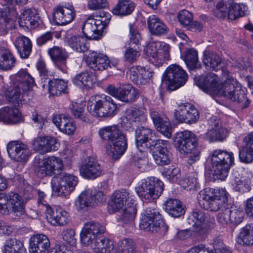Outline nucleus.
Listing matches in <instances>:
<instances>
[{
    "mask_svg": "<svg viewBox=\"0 0 253 253\" xmlns=\"http://www.w3.org/2000/svg\"><path fill=\"white\" fill-rule=\"evenodd\" d=\"M105 231V227L97 221L87 222L80 233L82 245L84 247H90L96 253H115L116 250L114 242L100 237Z\"/></svg>",
    "mask_w": 253,
    "mask_h": 253,
    "instance_id": "1",
    "label": "nucleus"
},
{
    "mask_svg": "<svg viewBox=\"0 0 253 253\" xmlns=\"http://www.w3.org/2000/svg\"><path fill=\"white\" fill-rule=\"evenodd\" d=\"M98 133L103 141H107L106 152L113 159H119L126 152L127 139L119 126L114 125L104 126L99 129Z\"/></svg>",
    "mask_w": 253,
    "mask_h": 253,
    "instance_id": "2",
    "label": "nucleus"
},
{
    "mask_svg": "<svg viewBox=\"0 0 253 253\" xmlns=\"http://www.w3.org/2000/svg\"><path fill=\"white\" fill-rule=\"evenodd\" d=\"M13 88L6 93V100L13 104L22 103L24 96L31 99L34 96L33 87L35 85L34 78L25 70H20L12 77Z\"/></svg>",
    "mask_w": 253,
    "mask_h": 253,
    "instance_id": "3",
    "label": "nucleus"
},
{
    "mask_svg": "<svg viewBox=\"0 0 253 253\" xmlns=\"http://www.w3.org/2000/svg\"><path fill=\"white\" fill-rule=\"evenodd\" d=\"M136 205L131 193L128 190L122 189L113 193L108 202V210L112 213L122 210V220L127 223L132 221L135 217Z\"/></svg>",
    "mask_w": 253,
    "mask_h": 253,
    "instance_id": "4",
    "label": "nucleus"
},
{
    "mask_svg": "<svg viewBox=\"0 0 253 253\" xmlns=\"http://www.w3.org/2000/svg\"><path fill=\"white\" fill-rule=\"evenodd\" d=\"M227 195L226 190L222 188H206L199 193L197 199L201 208L216 211H220L228 205Z\"/></svg>",
    "mask_w": 253,
    "mask_h": 253,
    "instance_id": "5",
    "label": "nucleus"
},
{
    "mask_svg": "<svg viewBox=\"0 0 253 253\" xmlns=\"http://www.w3.org/2000/svg\"><path fill=\"white\" fill-rule=\"evenodd\" d=\"M223 76L226 78L224 83L221 82L216 96H223L233 101L243 103V107H247L250 100L240 86L237 85V81L227 70H223Z\"/></svg>",
    "mask_w": 253,
    "mask_h": 253,
    "instance_id": "6",
    "label": "nucleus"
},
{
    "mask_svg": "<svg viewBox=\"0 0 253 253\" xmlns=\"http://www.w3.org/2000/svg\"><path fill=\"white\" fill-rule=\"evenodd\" d=\"M197 141L196 135L187 130L178 133L174 140V146L180 153L189 154L187 163L190 165L200 159V152L197 147Z\"/></svg>",
    "mask_w": 253,
    "mask_h": 253,
    "instance_id": "7",
    "label": "nucleus"
},
{
    "mask_svg": "<svg viewBox=\"0 0 253 253\" xmlns=\"http://www.w3.org/2000/svg\"><path fill=\"white\" fill-rule=\"evenodd\" d=\"M87 108L88 112L97 117H110L115 115L117 104L107 95H94L89 98Z\"/></svg>",
    "mask_w": 253,
    "mask_h": 253,
    "instance_id": "8",
    "label": "nucleus"
},
{
    "mask_svg": "<svg viewBox=\"0 0 253 253\" xmlns=\"http://www.w3.org/2000/svg\"><path fill=\"white\" fill-rule=\"evenodd\" d=\"M210 160L214 175L222 180L227 177L231 167L234 164L233 153L221 149L214 150Z\"/></svg>",
    "mask_w": 253,
    "mask_h": 253,
    "instance_id": "9",
    "label": "nucleus"
},
{
    "mask_svg": "<svg viewBox=\"0 0 253 253\" xmlns=\"http://www.w3.org/2000/svg\"><path fill=\"white\" fill-rule=\"evenodd\" d=\"M164 190V183L156 177H152L148 180H142L135 188L138 196L143 201L151 202L157 199Z\"/></svg>",
    "mask_w": 253,
    "mask_h": 253,
    "instance_id": "10",
    "label": "nucleus"
},
{
    "mask_svg": "<svg viewBox=\"0 0 253 253\" xmlns=\"http://www.w3.org/2000/svg\"><path fill=\"white\" fill-rule=\"evenodd\" d=\"M169 44L160 41L150 42L144 49L145 55L156 66L159 67L170 59Z\"/></svg>",
    "mask_w": 253,
    "mask_h": 253,
    "instance_id": "11",
    "label": "nucleus"
},
{
    "mask_svg": "<svg viewBox=\"0 0 253 253\" xmlns=\"http://www.w3.org/2000/svg\"><path fill=\"white\" fill-rule=\"evenodd\" d=\"M0 213L5 215L10 213L15 216L23 215L25 209L21 197L12 192L7 195L0 194Z\"/></svg>",
    "mask_w": 253,
    "mask_h": 253,
    "instance_id": "12",
    "label": "nucleus"
},
{
    "mask_svg": "<svg viewBox=\"0 0 253 253\" xmlns=\"http://www.w3.org/2000/svg\"><path fill=\"white\" fill-rule=\"evenodd\" d=\"M187 79V73L179 65L172 64L166 70L163 82L169 89L173 90L184 85Z\"/></svg>",
    "mask_w": 253,
    "mask_h": 253,
    "instance_id": "13",
    "label": "nucleus"
},
{
    "mask_svg": "<svg viewBox=\"0 0 253 253\" xmlns=\"http://www.w3.org/2000/svg\"><path fill=\"white\" fill-rule=\"evenodd\" d=\"M105 200V195L102 191L87 189L79 196L75 202V206L78 211L84 212Z\"/></svg>",
    "mask_w": 253,
    "mask_h": 253,
    "instance_id": "14",
    "label": "nucleus"
},
{
    "mask_svg": "<svg viewBox=\"0 0 253 253\" xmlns=\"http://www.w3.org/2000/svg\"><path fill=\"white\" fill-rule=\"evenodd\" d=\"M78 182L74 174L65 173L54 177L51 181L53 191L58 196H66L73 191Z\"/></svg>",
    "mask_w": 253,
    "mask_h": 253,
    "instance_id": "15",
    "label": "nucleus"
},
{
    "mask_svg": "<svg viewBox=\"0 0 253 253\" xmlns=\"http://www.w3.org/2000/svg\"><path fill=\"white\" fill-rule=\"evenodd\" d=\"M108 23V19L100 16L89 17L85 21L83 26V33L89 40H98L101 38L102 30L107 26Z\"/></svg>",
    "mask_w": 253,
    "mask_h": 253,
    "instance_id": "16",
    "label": "nucleus"
},
{
    "mask_svg": "<svg viewBox=\"0 0 253 253\" xmlns=\"http://www.w3.org/2000/svg\"><path fill=\"white\" fill-rule=\"evenodd\" d=\"M164 223L163 218L158 210L148 208L142 215L139 226L141 229L145 231L156 232Z\"/></svg>",
    "mask_w": 253,
    "mask_h": 253,
    "instance_id": "17",
    "label": "nucleus"
},
{
    "mask_svg": "<svg viewBox=\"0 0 253 253\" xmlns=\"http://www.w3.org/2000/svg\"><path fill=\"white\" fill-rule=\"evenodd\" d=\"M194 82L195 84L205 93L216 96L221 81L216 74L210 73L205 76H195Z\"/></svg>",
    "mask_w": 253,
    "mask_h": 253,
    "instance_id": "18",
    "label": "nucleus"
},
{
    "mask_svg": "<svg viewBox=\"0 0 253 253\" xmlns=\"http://www.w3.org/2000/svg\"><path fill=\"white\" fill-rule=\"evenodd\" d=\"M169 143L167 140H157L150 143V149L152 151L155 163L159 166L169 165L171 159V155L168 150Z\"/></svg>",
    "mask_w": 253,
    "mask_h": 253,
    "instance_id": "19",
    "label": "nucleus"
},
{
    "mask_svg": "<svg viewBox=\"0 0 253 253\" xmlns=\"http://www.w3.org/2000/svg\"><path fill=\"white\" fill-rule=\"evenodd\" d=\"M9 157L15 161L25 163L32 155L28 146L19 140L11 141L7 145Z\"/></svg>",
    "mask_w": 253,
    "mask_h": 253,
    "instance_id": "20",
    "label": "nucleus"
},
{
    "mask_svg": "<svg viewBox=\"0 0 253 253\" xmlns=\"http://www.w3.org/2000/svg\"><path fill=\"white\" fill-rule=\"evenodd\" d=\"M80 172L84 178L94 179L101 175L102 168L95 157L89 156L82 161L80 167Z\"/></svg>",
    "mask_w": 253,
    "mask_h": 253,
    "instance_id": "21",
    "label": "nucleus"
},
{
    "mask_svg": "<svg viewBox=\"0 0 253 253\" xmlns=\"http://www.w3.org/2000/svg\"><path fill=\"white\" fill-rule=\"evenodd\" d=\"M45 214L47 220L54 226H64L70 221L69 213L61 208H52L45 205Z\"/></svg>",
    "mask_w": 253,
    "mask_h": 253,
    "instance_id": "22",
    "label": "nucleus"
},
{
    "mask_svg": "<svg viewBox=\"0 0 253 253\" xmlns=\"http://www.w3.org/2000/svg\"><path fill=\"white\" fill-rule=\"evenodd\" d=\"M206 216L205 213L200 210H195L189 213L187 222L193 227V232L196 237H204L207 233L205 226Z\"/></svg>",
    "mask_w": 253,
    "mask_h": 253,
    "instance_id": "23",
    "label": "nucleus"
},
{
    "mask_svg": "<svg viewBox=\"0 0 253 253\" xmlns=\"http://www.w3.org/2000/svg\"><path fill=\"white\" fill-rule=\"evenodd\" d=\"M150 115L157 131L170 138L172 135V127L169 119L154 109L150 110Z\"/></svg>",
    "mask_w": 253,
    "mask_h": 253,
    "instance_id": "24",
    "label": "nucleus"
},
{
    "mask_svg": "<svg viewBox=\"0 0 253 253\" xmlns=\"http://www.w3.org/2000/svg\"><path fill=\"white\" fill-rule=\"evenodd\" d=\"M87 66L94 71H102L107 68L110 61L107 56L101 53L89 51L84 55Z\"/></svg>",
    "mask_w": 253,
    "mask_h": 253,
    "instance_id": "25",
    "label": "nucleus"
},
{
    "mask_svg": "<svg viewBox=\"0 0 253 253\" xmlns=\"http://www.w3.org/2000/svg\"><path fill=\"white\" fill-rule=\"evenodd\" d=\"M75 15L73 6L66 7L58 5L53 11V20L58 25H64L71 22Z\"/></svg>",
    "mask_w": 253,
    "mask_h": 253,
    "instance_id": "26",
    "label": "nucleus"
},
{
    "mask_svg": "<svg viewBox=\"0 0 253 253\" xmlns=\"http://www.w3.org/2000/svg\"><path fill=\"white\" fill-rule=\"evenodd\" d=\"M48 53L55 65L63 72H66L67 60L69 58L67 50L61 46L55 45L48 49Z\"/></svg>",
    "mask_w": 253,
    "mask_h": 253,
    "instance_id": "27",
    "label": "nucleus"
},
{
    "mask_svg": "<svg viewBox=\"0 0 253 253\" xmlns=\"http://www.w3.org/2000/svg\"><path fill=\"white\" fill-rule=\"evenodd\" d=\"M48 238L44 234H38L32 236L29 241L30 253H48L50 248Z\"/></svg>",
    "mask_w": 253,
    "mask_h": 253,
    "instance_id": "28",
    "label": "nucleus"
},
{
    "mask_svg": "<svg viewBox=\"0 0 253 253\" xmlns=\"http://www.w3.org/2000/svg\"><path fill=\"white\" fill-rule=\"evenodd\" d=\"M56 139L53 137L39 136L33 142L34 150L41 154H45L57 149Z\"/></svg>",
    "mask_w": 253,
    "mask_h": 253,
    "instance_id": "29",
    "label": "nucleus"
},
{
    "mask_svg": "<svg viewBox=\"0 0 253 253\" xmlns=\"http://www.w3.org/2000/svg\"><path fill=\"white\" fill-rule=\"evenodd\" d=\"M153 131L152 129L143 126L138 127L135 130L136 145L140 151H143V150L139 148L143 147V144L150 148V142L157 140L154 139L155 137Z\"/></svg>",
    "mask_w": 253,
    "mask_h": 253,
    "instance_id": "30",
    "label": "nucleus"
},
{
    "mask_svg": "<svg viewBox=\"0 0 253 253\" xmlns=\"http://www.w3.org/2000/svg\"><path fill=\"white\" fill-rule=\"evenodd\" d=\"M21 120V113L15 107L5 106L0 109V121L16 124L19 123Z\"/></svg>",
    "mask_w": 253,
    "mask_h": 253,
    "instance_id": "31",
    "label": "nucleus"
},
{
    "mask_svg": "<svg viewBox=\"0 0 253 253\" xmlns=\"http://www.w3.org/2000/svg\"><path fill=\"white\" fill-rule=\"evenodd\" d=\"M53 123L62 132L68 135L73 134L76 129L75 124L65 115H56L53 118Z\"/></svg>",
    "mask_w": 253,
    "mask_h": 253,
    "instance_id": "32",
    "label": "nucleus"
},
{
    "mask_svg": "<svg viewBox=\"0 0 253 253\" xmlns=\"http://www.w3.org/2000/svg\"><path fill=\"white\" fill-rule=\"evenodd\" d=\"M147 110L144 108H136L130 107L126 110V118L127 120L134 123L136 126H139L145 123Z\"/></svg>",
    "mask_w": 253,
    "mask_h": 253,
    "instance_id": "33",
    "label": "nucleus"
},
{
    "mask_svg": "<svg viewBox=\"0 0 253 253\" xmlns=\"http://www.w3.org/2000/svg\"><path fill=\"white\" fill-rule=\"evenodd\" d=\"M148 28L150 33L156 36L167 34L169 29L163 21L156 15L149 16L147 20Z\"/></svg>",
    "mask_w": 253,
    "mask_h": 253,
    "instance_id": "34",
    "label": "nucleus"
},
{
    "mask_svg": "<svg viewBox=\"0 0 253 253\" xmlns=\"http://www.w3.org/2000/svg\"><path fill=\"white\" fill-rule=\"evenodd\" d=\"M252 174L251 172L245 171L240 177L235 176L231 182L234 190L241 193L250 191Z\"/></svg>",
    "mask_w": 253,
    "mask_h": 253,
    "instance_id": "35",
    "label": "nucleus"
},
{
    "mask_svg": "<svg viewBox=\"0 0 253 253\" xmlns=\"http://www.w3.org/2000/svg\"><path fill=\"white\" fill-rule=\"evenodd\" d=\"M14 45L22 58H27L32 51V44L31 40L24 36L17 37L14 42Z\"/></svg>",
    "mask_w": 253,
    "mask_h": 253,
    "instance_id": "36",
    "label": "nucleus"
},
{
    "mask_svg": "<svg viewBox=\"0 0 253 253\" xmlns=\"http://www.w3.org/2000/svg\"><path fill=\"white\" fill-rule=\"evenodd\" d=\"M164 209L167 213L174 218L179 217L185 213L182 203L176 199H168L164 204Z\"/></svg>",
    "mask_w": 253,
    "mask_h": 253,
    "instance_id": "37",
    "label": "nucleus"
},
{
    "mask_svg": "<svg viewBox=\"0 0 253 253\" xmlns=\"http://www.w3.org/2000/svg\"><path fill=\"white\" fill-rule=\"evenodd\" d=\"M211 129L204 134V138L210 142L222 141L227 136V129L220 126L218 123H215Z\"/></svg>",
    "mask_w": 253,
    "mask_h": 253,
    "instance_id": "38",
    "label": "nucleus"
},
{
    "mask_svg": "<svg viewBox=\"0 0 253 253\" xmlns=\"http://www.w3.org/2000/svg\"><path fill=\"white\" fill-rule=\"evenodd\" d=\"M237 242L243 246L253 245V224H247L240 229Z\"/></svg>",
    "mask_w": 253,
    "mask_h": 253,
    "instance_id": "39",
    "label": "nucleus"
},
{
    "mask_svg": "<svg viewBox=\"0 0 253 253\" xmlns=\"http://www.w3.org/2000/svg\"><path fill=\"white\" fill-rule=\"evenodd\" d=\"M15 62L16 59L9 49L0 47V69L10 70L15 66Z\"/></svg>",
    "mask_w": 253,
    "mask_h": 253,
    "instance_id": "40",
    "label": "nucleus"
},
{
    "mask_svg": "<svg viewBox=\"0 0 253 253\" xmlns=\"http://www.w3.org/2000/svg\"><path fill=\"white\" fill-rule=\"evenodd\" d=\"M134 8V3L129 0H119L112 9V13L116 15L126 16L130 14Z\"/></svg>",
    "mask_w": 253,
    "mask_h": 253,
    "instance_id": "41",
    "label": "nucleus"
},
{
    "mask_svg": "<svg viewBox=\"0 0 253 253\" xmlns=\"http://www.w3.org/2000/svg\"><path fill=\"white\" fill-rule=\"evenodd\" d=\"M222 62L221 58L216 53L209 50L204 51L203 62L208 68L216 71Z\"/></svg>",
    "mask_w": 253,
    "mask_h": 253,
    "instance_id": "42",
    "label": "nucleus"
},
{
    "mask_svg": "<svg viewBox=\"0 0 253 253\" xmlns=\"http://www.w3.org/2000/svg\"><path fill=\"white\" fill-rule=\"evenodd\" d=\"M138 90L130 84L124 85L120 89L119 100L128 103L135 101L138 96Z\"/></svg>",
    "mask_w": 253,
    "mask_h": 253,
    "instance_id": "43",
    "label": "nucleus"
},
{
    "mask_svg": "<svg viewBox=\"0 0 253 253\" xmlns=\"http://www.w3.org/2000/svg\"><path fill=\"white\" fill-rule=\"evenodd\" d=\"M67 90V83L63 80L54 79L48 82V91L50 95L59 96L65 93Z\"/></svg>",
    "mask_w": 253,
    "mask_h": 253,
    "instance_id": "44",
    "label": "nucleus"
},
{
    "mask_svg": "<svg viewBox=\"0 0 253 253\" xmlns=\"http://www.w3.org/2000/svg\"><path fill=\"white\" fill-rule=\"evenodd\" d=\"M68 45L73 50L79 52H84L88 49L86 39L81 36H73L68 40Z\"/></svg>",
    "mask_w": 253,
    "mask_h": 253,
    "instance_id": "45",
    "label": "nucleus"
},
{
    "mask_svg": "<svg viewBox=\"0 0 253 253\" xmlns=\"http://www.w3.org/2000/svg\"><path fill=\"white\" fill-rule=\"evenodd\" d=\"M248 14V7L243 4L234 3L229 5L228 18L234 20Z\"/></svg>",
    "mask_w": 253,
    "mask_h": 253,
    "instance_id": "46",
    "label": "nucleus"
},
{
    "mask_svg": "<svg viewBox=\"0 0 253 253\" xmlns=\"http://www.w3.org/2000/svg\"><path fill=\"white\" fill-rule=\"evenodd\" d=\"M2 253H26V250L20 241L13 239L6 242Z\"/></svg>",
    "mask_w": 253,
    "mask_h": 253,
    "instance_id": "47",
    "label": "nucleus"
},
{
    "mask_svg": "<svg viewBox=\"0 0 253 253\" xmlns=\"http://www.w3.org/2000/svg\"><path fill=\"white\" fill-rule=\"evenodd\" d=\"M46 167L48 169V171L51 174L60 172L63 168V161L60 158L52 156L45 158L43 159Z\"/></svg>",
    "mask_w": 253,
    "mask_h": 253,
    "instance_id": "48",
    "label": "nucleus"
},
{
    "mask_svg": "<svg viewBox=\"0 0 253 253\" xmlns=\"http://www.w3.org/2000/svg\"><path fill=\"white\" fill-rule=\"evenodd\" d=\"M185 62L190 70H193L198 67V52L194 48L188 49L185 54Z\"/></svg>",
    "mask_w": 253,
    "mask_h": 253,
    "instance_id": "49",
    "label": "nucleus"
},
{
    "mask_svg": "<svg viewBox=\"0 0 253 253\" xmlns=\"http://www.w3.org/2000/svg\"><path fill=\"white\" fill-rule=\"evenodd\" d=\"M92 76L88 72H83L77 75L73 79L74 84L80 87H90L93 83Z\"/></svg>",
    "mask_w": 253,
    "mask_h": 253,
    "instance_id": "50",
    "label": "nucleus"
},
{
    "mask_svg": "<svg viewBox=\"0 0 253 253\" xmlns=\"http://www.w3.org/2000/svg\"><path fill=\"white\" fill-rule=\"evenodd\" d=\"M190 107H191V104L188 103L178 105L174 112L175 119L180 123H185Z\"/></svg>",
    "mask_w": 253,
    "mask_h": 253,
    "instance_id": "51",
    "label": "nucleus"
},
{
    "mask_svg": "<svg viewBox=\"0 0 253 253\" xmlns=\"http://www.w3.org/2000/svg\"><path fill=\"white\" fill-rule=\"evenodd\" d=\"M162 174L169 181L172 183L177 182L181 175L180 169L173 166L164 169Z\"/></svg>",
    "mask_w": 253,
    "mask_h": 253,
    "instance_id": "52",
    "label": "nucleus"
},
{
    "mask_svg": "<svg viewBox=\"0 0 253 253\" xmlns=\"http://www.w3.org/2000/svg\"><path fill=\"white\" fill-rule=\"evenodd\" d=\"M239 157L243 163H251L253 161V149L246 145L242 147L239 150Z\"/></svg>",
    "mask_w": 253,
    "mask_h": 253,
    "instance_id": "53",
    "label": "nucleus"
},
{
    "mask_svg": "<svg viewBox=\"0 0 253 253\" xmlns=\"http://www.w3.org/2000/svg\"><path fill=\"white\" fill-rule=\"evenodd\" d=\"M139 80L141 84H147L153 76V73L150 70L148 66H137Z\"/></svg>",
    "mask_w": 253,
    "mask_h": 253,
    "instance_id": "54",
    "label": "nucleus"
},
{
    "mask_svg": "<svg viewBox=\"0 0 253 253\" xmlns=\"http://www.w3.org/2000/svg\"><path fill=\"white\" fill-rule=\"evenodd\" d=\"M177 19L182 26L188 28L192 22L193 16L192 13L188 10H182L178 14Z\"/></svg>",
    "mask_w": 253,
    "mask_h": 253,
    "instance_id": "55",
    "label": "nucleus"
},
{
    "mask_svg": "<svg viewBox=\"0 0 253 253\" xmlns=\"http://www.w3.org/2000/svg\"><path fill=\"white\" fill-rule=\"evenodd\" d=\"M228 205L223 209H221L219 211L217 216V221L223 225H228L230 224V208Z\"/></svg>",
    "mask_w": 253,
    "mask_h": 253,
    "instance_id": "56",
    "label": "nucleus"
},
{
    "mask_svg": "<svg viewBox=\"0 0 253 253\" xmlns=\"http://www.w3.org/2000/svg\"><path fill=\"white\" fill-rule=\"evenodd\" d=\"M13 26L12 16L0 17V35H5Z\"/></svg>",
    "mask_w": 253,
    "mask_h": 253,
    "instance_id": "57",
    "label": "nucleus"
},
{
    "mask_svg": "<svg viewBox=\"0 0 253 253\" xmlns=\"http://www.w3.org/2000/svg\"><path fill=\"white\" fill-rule=\"evenodd\" d=\"M197 178L193 175L185 176L179 181V184L183 188L189 190L195 188L197 186Z\"/></svg>",
    "mask_w": 253,
    "mask_h": 253,
    "instance_id": "58",
    "label": "nucleus"
},
{
    "mask_svg": "<svg viewBox=\"0 0 253 253\" xmlns=\"http://www.w3.org/2000/svg\"><path fill=\"white\" fill-rule=\"evenodd\" d=\"M34 171L37 175L40 178H43L47 175H51L43 159L39 162L38 163L37 162H35Z\"/></svg>",
    "mask_w": 253,
    "mask_h": 253,
    "instance_id": "59",
    "label": "nucleus"
},
{
    "mask_svg": "<svg viewBox=\"0 0 253 253\" xmlns=\"http://www.w3.org/2000/svg\"><path fill=\"white\" fill-rule=\"evenodd\" d=\"M244 217V212L242 210L238 209H230V224L235 225L241 223Z\"/></svg>",
    "mask_w": 253,
    "mask_h": 253,
    "instance_id": "60",
    "label": "nucleus"
},
{
    "mask_svg": "<svg viewBox=\"0 0 253 253\" xmlns=\"http://www.w3.org/2000/svg\"><path fill=\"white\" fill-rule=\"evenodd\" d=\"M108 5L107 0H88L87 7L90 10L104 9Z\"/></svg>",
    "mask_w": 253,
    "mask_h": 253,
    "instance_id": "61",
    "label": "nucleus"
},
{
    "mask_svg": "<svg viewBox=\"0 0 253 253\" xmlns=\"http://www.w3.org/2000/svg\"><path fill=\"white\" fill-rule=\"evenodd\" d=\"M229 5L223 2L219 1L216 5V8L214 13L215 16L219 18H228Z\"/></svg>",
    "mask_w": 253,
    "mask_h": 253,
    "instance_id": "62",
    "label": "nucleus"
},
{
    "mask_svg": "<svg viewBox=\"0 0 253 253\" xmlns=\"http://www.w3.org/2000/svg\"><path fill=\"white\" fill-rule=\"evenodd\" d=\"M135 46H129L126 50L125 53V58L126 61L133 63L136 60L140 54L137 49L134 48Z\"/></svg>",
    "mask_w": 253,
    "mask_h": 253,
    "instance_id": "63",
    "label": "nucleus"
},
{
    "mask_svg": "<svg viewBox=\"0 0 253 253\" xmlns=\"http://www.w3.org/2000/svg\"><path fill=\"white\" fill-rule=\"evenodd\" d=\"M120 248V253H133L134 249L133 242L127 239L122 241Z\"/></svg>",
    "mask_w": 253,
    "mask_h": 253,
    "instance_id": "64",
    "label": "nucleus"
}]
</instances>
